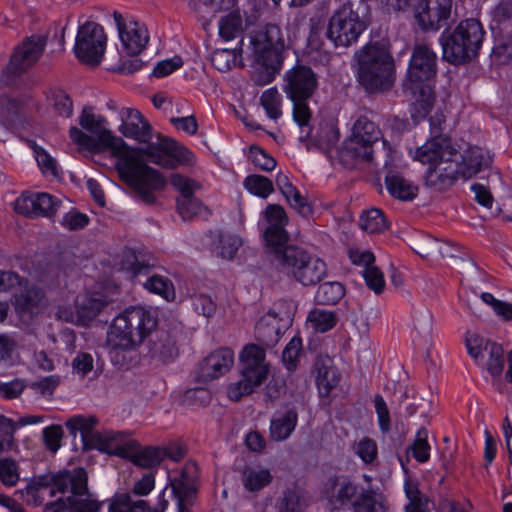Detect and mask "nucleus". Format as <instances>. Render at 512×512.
<instances>
[{"label":"nucleus","instance_id":"nucleus-25","mask_svg":"<svg viewBox=\"0 0 512 512\" xmlns=\"http://www.w3.org/2000/svg\"><path fill=\"white\" fill-rule=\"evenodd\" d=\"M121 125L119 131L127 138L139 143H148L152 138V127L148 120L134 108H122L119 112Z\"/></svg>","mask_w":512,"mask_h":512},{"label":"nucleus","instance_id":"nucleus-46","mask_svg":"<svg viewBox=\"0 0 512 512\" xmlns=\"http://www.w3.org/2000/svg\"><path fill=\"white\" fill-rule=\"evenodd\" d=\"M149 264L145 262L142 255H138L132 249H125L122 252L120 267L122 270L130 272L132 276H137L148 270Z\"/></svg>","mask_w":512,"mask_h":512},{"label":"nucleus","instance_id":"nucleus-37","mask_svg":"<svg viewBox=\"0 0 512 512\" xmlns=\"http://www.w3.org/2000/svg\"><path fill=\"white\" fill-rule=\"evenodd\" d=\"M353 512H387L388 506L383 495L372 489H361L352 503Z\"/></svg>","mask_w":512,"mask_h":512},{"label":"nucleus","instance_id":"nucleus-10","mask_svg":"<svg viewBox=\"0 0 512 512\" xmlns=\"http://www.w3.org/2000/svg\"><path fill=\"white\" fill-rule=\"evenodd\" d=\"M265 348L257 344L246 345L241 354V378L229 385L228 397L239 401L242 397L250 395L262 385L269 373V365L265 360Z\"/></svg>","mask_w":512,"mask_h":512},{"label":"nucleus","instance_id":"nucleus-60","mask_svg":"<svg viewBox=\"0 0 512 512\" xmlns=\"http://www.w3.org/2000/svg\"><path fill=\"white\" fill-rule=\"evenodd\" d=\"M303 503L298 493L288 490L284 492L278 506V512H301Z\"/></svg>","mask_w":512,"mask_h":512},{"label":"nucleus","instance_id":"nucleus-43","mask_svg":"<svg viewBox=\"0 0 512 512\" xmlns=\"http://www.w3.org/2000/svg\"><path fill=\"white\" fill-rule=\"evenodd\" d=\"M345 289L340 282L322 283L315 294V301L320 305H333L342 299Z\"/></svg>","mask_w":512,"mask_h":512},{"label":"nucleus","instance_id":"nucleus-23","mask_svg":"<svg viewBox=\"0 0 512 512\" xmlns=\"http://www.w3.org/2000/svg\"><path fill=\"white\" fill-rule=\"evenodd\" d=\"M46 41L41 36L31 37L24 41L14 52L6 67L7 73L18 75L29 69L41 56Z\"/></svg>","mask_w":512,"mask_h":512},{"label":"nucleus","instance_id":"nucleus-44","mask_svg":"<svg viewBox=\"0 0 512 512\" xmlns=\"http://www.w3.org/2000/svg\"><path fill=\"white\" fill-rule=\"evenodd\" d=\"M272 475L267 469H251L244 470L242 474V482L244 487L250 492H257L270 484Z\"/></svg>","mask_w":512,"mask_h":512},{"label":"nucleus","instance_id":"nucleus-47","mask_svg":"<svg viewBox=\"0 0 512 512\" xmlns=\"http://www.w3.org/2000/svg\"><path fill=\"white\" fill-rule=\"evenodd\" d=\"M244 187L253 195L266 199L273 191V183L262 175H249L244 179Z\"/></svg>","mask_w":512,"mask_h":512},{"label":"nucleus","instance_id":"nucleus-57","mask_svg":"<svg viewBox=\"0 0 512 512\" xmlns=\"http://www.w3.org/2000/svg\"><path fill=\"white\" fill-rule=\"evenodd\" d=\"M301 348L302 340L298 337H294L290 340V342L286 345L285 349L283 350L282 361L289 371H293L296 369Z\"/></svg>","mask_w":512,"mask_h":512},{"label":"nucleus","instance_id":"nucleus-59","mask_svg":"<svg viewBox=\"0 0 512 512\" xmlns=\"http://www.w3.org/2000/svg\"><path fill=\"white\" fill-rule=\"evenodd\" d=\"M363 277L367 286L371 290L376 294L382 293L385 286V280L383 273L376 266L372 265L370 268L364 269Z\"/></svg>","mask_w":512,"mask_h":512},{"label":"nucleus","instance_id":"nucleus-3","mask_svg":"<svg viewBox=\"0 0 512 512\" xmlns=\"http://www.w3.org/2000/svg\"><path fill=\"white\" fill-rule=\"evenodd\" d=\"M358 81L369 93H382L394 85L396 69L393 56L383 43H369L358 53Z\"/></svg>","mask_w":512,"mask_h":512},{"label":"nucleus","instance_id":"nucleus-1","mask_svg":"<svg viewBox=\"0 0 512 512\" xmlns=\"http://www.w3.org/2000/svg\"><path fill=\"white\" fill-rule=\"evenodd\" d=\"M78 127H71L69 136L80 150L100 153L110 149L117 157L116 168L121 179L132 189L135 196L146 204L156 201L155 192L166 186L163 176L141 161L121 137L114 136L107 128V120L96 115L91 107H84L79 116Z\"/></svg>","mask_w":512,"mask_h":512},{"label":"nucleus","instance_id":"nucleus-24","mask_svg":"<svg viewBox=\"0 0 512 512\" xmlns=\"http://www.w3.org/2000/svg\"><path fill=\"white\" fill-rule=\"evenodd\" d=\"M46 41L41 36L31 37L24 41L14 52L6 67L7 73L18 75L29 69L41 56Z\"/></svg>","mask_w":512,"mask_h":512},{"label":"nucleus","instance_id":"nucleus-53","mask_svg":"<svg viewBox=\"0 0 512 512\" xmlns=\"http://www.w3.org/2000/svg\"><path fill=\"white\" fill-rule=\"evenodd\" d=\"M260 102L270 118L278 119L281 116V96L276 88H270L264 91L261 95Z\"/></svg>","mask_w":512,"mask_h":512},{"label":"nucleus","instance_id":"nucleus-6","mask_svg":"<svg viewBox=\"0 0 512 512\" xmlns=\"http://www.w3.org/2000/svg\"><path fill=\"white\" fill-rule=\"evenodd\" d=\"M250 44L254 61L259 66L256 83L265 85L272 82L283 62L282 52L285 42L280 27L274 24L266 25L254 32Z\"/></svg>","mask_w":512,"mask_h":512},{"label":"nucleus","instance_id":"nucleus-30","mask_svg":"<svg viewBox=\"0 0 512 512\" xmlns=\"http://www.w3.org/2000/svg\"><path fill=\"white\" fill-rule=\"evenodd\" d=\"M198 468L193 462L186 463L179 475L170 479V486L176 499L193 500L196 495Z\"/></svg>","mask_w":512,"mask_h":512},{"label":"nucleus","instance_id":"nucleus-18","mask_svg":"<svg viewBox=\"0 0 512 512\" xmlns=\"http://www.w3.org/2000/svg\"><path fill=\"white\" fill-rule=\"evenodd\" d=\"M363 487L345 477L330 478L323 489V498L330 510H343L352 507Z\"/></svg>","mask_w":512,"mask_h":512},{"label":"nucleus","instance_id":"nucleus-42","mask_svg":"<svg viewBox=\"0 0 512 512\" xmlns=\"http://www.w3.org/2000/svg\"><path fill=\"white\" fill-rule=\"evenodd\" d=\"M243 20L239 11H232L219 22V33L224 40H231L242 35Z\"/></svg>","mask_w":512,"mask_h":512},{"label":"nucleus","instance_id":"nucleus-9","mask_svg":"<svg viewBox=\"0 0 512 512\" xmlns=\"http://www.w3.org/2000/svg\"><path fill=\"white\" fill-rule=\"evenodd\" d=\"M437 74V55L426 44H416L413 48L403 87L427 108L432 103L430 82Z\"/></svg>","mask_w":512,"mask_h":512},{"label":"nucleus","instance_id":"nucleus-28","mask_svg":"<svg viewBox=\"0 0 512 512\" xmlns=\"http://www.w3.org/2000/svg\"><path fill=\"white\" fill-rule=\"evenodd\" d=\"M133 440L129 439L124 433L114 431L96 432L92 439L91 449H98L109 455H117L125 458L128 453V447Z\"/></svg>","mask_w":512,"mask_h":512},{"label":"nucleus","instance_id":"nucleus-19","mask_svg":"<svg viewBox=\"0 0 512 512\" xmlns=\"http://www.w3.org/2000/svg\"><path fill=\"white\" fill-rule=\"evenodd\" d=\"M60 206V201L48 193H25L16 199L14 209L27 217H51Z\"/></svg>","mask_w":512,"mask_h":512},{"label":"nucleus","instance_id":"nucleus-55","mask_svg":"<svg viewBox=\"0 0 512 512\" xmlns=\"http://www.w3.org/2000/svg\"><path fill=\"white\" fill-rule=\"evenodd\" d=\"M248 158L257 168L263 171H272L277 164L271 155L256 145L250 146Z\"/></svg>","mask_w":512,"mask_h":512},{"label":"nucleus","instance_id":"nucleus-13","mask_svg":"<svg viewBox=\"0 0 512 512\" xmlns=\"http://www.w3.org/2000/svg\"><path fill=\"white\" fill-rule=\"evenodd\" d=\"M366 29L350 2L340 5L329 19L326 36L336 47H348L355 43Z\"/></svg>","mask_w":512,"mask_h":512},{"label":"nucleus","instance_id":"nucleus-41","mask_svg":"<svg viewBox=\"0 0 512 512\" xmlns=\"http://www.w3.org/2000/svg\"><path fill=\"white\" fill-rule=\"evenodd\" d=\"M359 226L368 233H380L388 228V223L380 209L371 208L361 214Z\"/></svg>","mask_w":512,"mask_h":512},{"label":"nucleus","instance_id":"nucleus-7","mask_svg":"<svg viewBox=\"0 0 512 512\" xmlns=\"http://www.w3.org/2000/svg\"><path fill=\"white\" fill-rule=\"evenodd\" d=\"M481 23L473 18L461 21L453 30L440 36L443 59L451 64H462L474 59L484 39Z\"/></svg>","mask_w":512,"mask_h":512},{"label":"nucleus","instance_id":"nucleus-17","mask_svg":"<svg viewBox=\"0 0 512 512\" xmlns=\"http://www.w3.org/2000/svg\"><path fill=\"white\" fill-rule=\"evenodd\" d=\"M452 13V0H419L415 18L422 30L437 31L448 23Z\"/></svg>","mask_w":512,"mask_h":512},{"label":"nucleus","instance_id":"nucleus-52","mask_svg":"<svg viewBox=\"0 0 512 512\" xmlns=\"http://www.w3.org/2000/svg\"><path fill=\"white\" fill-rule=\"evenodd\" d=\"M486 353L488 354L487 370L492 376H499L504 368L503 349L497 343H487Z\"/></svg>","mask_w":512,"mask_h":512},{"label":"nucleus","instance_id":"nucleus-51","mask_svg":"<svg viewBox=\"0 0 512 512\" xmlns=\"http://www.w3.org/2000/svg\"><path fill=\"white\" fill-rule=\"evenodd\" d=\"M20 479L19 466L17 462L5 457L0 459V481L7 487H14Z\"/></svg>","mask_w":512,"mask_h":512},{"label":"nucleus","instance_id":"nucleus-33","mask_svg":"<svg viewBox=\"0 0 512 512\" xmlns=\"http://www.w3.org/2000/svg\"><path fill=\"white\" fill-rule=\"evenodd\" d=\"M459 174L465 178L476 175L483 168L490 165L491 158L487 151L480 147H471L461 154Z\"/></svg>","mask_w":512,"mask_h":512},{"label":"nucleus","instance_id":"nucleus-36","mask_svg":"<svg viewBox=\"0 0 512 512\" xmlns=\"http://www.w3.org/2000/svg\"><path fill=\"white\" fill-rule=\"evenodd\" d=\"M97 424L98 419L94 416L84 417L78 415L67 420L66 427L70 435L74 438L76 437L77 432H80L83 449L89 450L92 446V439L96 434L93 432V429Z\"/></svg>","mask_w":512,"mask_h":512},{"label":"nucleus","instance_id":"nucleus-63","mask_svg":"<svg viewBox=\"0 0 512 512\" xmlns=\"http://www.w3.org/2000/svg\"><path fill=\"white\" fill-rule=\"evenodd\" d=\"M194 310L203 316L210 317L216 310V305L212 299L204 294L194 295L192 297Z\"/></svg>","mask_w":512,"mask_h":512},{"label":"nucleus","instance_id":"nucleus-54","mask_svg":"<svg viewBox=\"0 0 512 512\" xmlns=\"http://www.w3.org/2000/svg\"><path fill=\"white\" fill-rule=\"evenodd\" d=\"M27 144L33 150L35 159L42 172L45 174L56 176V161L42 147L38 146L34 141L28 140Z\"/></svg>","mask_w":512,"mask_h":512},{"label":"nucleus","instance_id":"nucleus-45","mask_svg":"<svg viewBox=\"0 0 512 512\" xmlns=\"http://www.w3.org/2000/svg\"><path fill=\"white\" fill-rule=\"evenodd\" d=\"M308 321L317 332H327L337 323V315L328 310L314 309L308 315Z\"/></svg>","mask_w":512,"mask_h":512},{"label":"nucleus","instance_id":"nucleus-16","mask_svg":"<svg viewBox=\"0 0 512 512\" xmlns=\"http://www.w3.org/2000/svg\"><path fill=\"white\" fill-rule=\"evenodd\" d=\"M264 215L266 220L269 222V226L266 228L264 233V239L266 243V256L267 258L272 257V251H282L289 245L288 234L284 229V226L288 222V218L284 208L278 204H269Z\"/></svg>","mask_w":512,"mask_h":512},{"label":"nucleus","instance_id":"nucleus-14","mask_svg":"<svg viewBox=\"0 0 512 512\" xmlns=\"http://www.w3.org/2000/svg\"><path fill=\"white\" fill-rule=\"evenodd\" d=\"M106 35L103 28L95 22H86L79 27L74 52L78 60L97 66L101 62L105 48Z\"/></svg>","mask_w":512,"mask_h":512},{"label":"nucleus","instance_id":"nucleus-5","mask_svg":"<svg viewBox=\"0 0 512 512\" xmlns=\"http://www.w3.org/2000/svg\"><path fill=\"white\" fill-rule=\"evenodd\" d=\"M87 472L83 468H76L69 471L60 472L56 475L47 474L33 478L26 487L27 502L35 506L40 505L47 492L49 497H54L57 492L62 497L54 502H71L78 496L87 492L88 487Z\"/></svg>","mask_w":512,"mask_h":512},{"label":"nucleus","instance_id":"nucleus-20","mask_svg":"<svg viewBox=\"0 0 512 512\" xmlns=\"http://www.w3.org/2000/svg\"><path fill=\"white\" fill-rule=\"evenodd\" d=\"M170 183L181 194L177 200V208L181 217L184 220H190L200 214L203 208L202 204L193 195L195 190L200 189V184L181 174H172Z\"/></svg>","mask_w":512,"mask_h":512},{"label":"nucleus","instance_id":"nucleus-64","mask_svg":"<svg viewBox=\"0 0 512 512\" xmlns=\"http://www.w3.org/2000/svg\"><path fill=\"white\" fill-rule=\"evenodd\" d=\"M183 65L181 57L175 56L171 59H166L157 63L153 69V75L155 77H164L175 70L179 69Z\"/></svg>","mask_w":512,"mask_h":512},{"label":"nucleus","instance_id":"nucleus-27","mask_svg":"<svg viewBox=\"0 0 512 512\" xmlns=\"http://www.w3.org/2000/svg\"><path fill=\"white\" fill-rule=\"evenodd\" d=\"M177 331H159L145 344L151 358L161 362L172 361L178 355Z\"/></svg>","mask_w":512,"mask_h":512},{"label":"nucleus","instance_id":"nucleus-50","mask_svg":"<svg viewBox=\"0 0 512 512\" xmlns=\"http://www.w3.org/2000/svg\"><path fill=\"white\" fill-rule=\"evenodd\" d=\"M428 431L422 427L418 430L416 438L411 446L407 448L412 452L413 457L420 463L428 461L430 457V445L427 441Z\"/></svg>","mask_w":512,"mask_h":512},{"label":"nucleus","instance_id":"nucleus-32","mask_svg":"<svg viewBox=\"0 0 512 512\" xmlns=\"http://www.w3.org/2000/svg\"><path fill=\"white\" fill-rule=\"evenodd\" d=\"M102 503L94 499L92 495L84 492L83 495L78 496L71 502H48L44 506V512H99Z\"/></svg>","mask_w":512,"mask_h":512},{"label":"nucleus","instance_id":"nucleus-58","mask_svg":"<svg viewBox=\"0 0 512 512\" xmlns=\"http://www.w3.org/2000/svg\"><path fill=\"white\" fill-rule=\"evenodd\" d=\"M42 435L46 448L50 452L56 453L61 447V440L64 435L62 427L60 425L48 426L43 429Z\"/></svg>","mask_w":512,"mask_h":512},{"label":"nucleus","instance_id":"nucleus-48","mask_svg":"<svg viewBox=\"0 0 512 512\" xmlns=\"http://www.w3.org/2000/svg\"><path fill=\"white\" fill-rule=\"evenodd\" d=\"M45 302V294L42 289L31 286L21 293L17 299L16 304L21 310L31 311L43 305Z\"/></svg>","mask_w":512,"mask_h":512},{"label":"nucleus","instance_id":"nucleus-12","mask_svg":"<svg viewBox=\"0 0 512 512\" xmlns=\"http://www.w3.org/2000/svg\"><path fill=\"white\" fill-rule=\"evenodd\" d=\"M284 90L293 102V118L301 127H308L311 111L306 101L313 96L318 87V78L313 70L304 65H297L287 71Z\"/></svg>","mask_w":512,"mask_h":512},{"label":"nucleus","instance_id":"nucleus-31","mask_svg":"<svg viewBox=\"0 0 512 512\" xmlns=\"http://www.w3.org/2000/svg\"><path fill=\"white\" fill-rule=\"evenodd\" d=\"M134 465L141 468L150 469L158 466L165 458V453L159 447H142L137 441L133 440L128 447V453L125 457Z\"/></svg>","mask_w":512,"mask_h":512},{"label":"nucleus","instance_id":"nucleus-8","mask_svg":"<svg viewBox=\"0 0 512 512\" xmlns=\"http://www.w3.org/2000/svg\"><path fill=\"white\" fill-rule=\"evenodd\" d=\"M268 260L275 269L293 277L304 286L320 282L327 272L324 261L312 257L295 245H290L280 252L273 250L272 257Z\"/></svg>","mask_w":512,"mask_h":512},{"label":"nucleus","instance_id":"nucleus-26","mask_svg":"<svg viewBox=\"0 0 512 512\" xmlns=\"http://www.w3.org/2000/svg\"><path fill=\"white\" fill-rule=\"evenodd\" d=\"M312 374L321 397L329 396L332 390L338 386L341 378L333 359L322 354L315 358Z\"/></svg>","mask_w":512,"mask_h":512},{"label":"nucleus","instance_id":"nucleus-29","mask_svg":"<svg viewBox=\"0 0 512 512\" xmlns=\"http://www.w3.org/2000/svg\"><path fill=\"white\" fill-rule=\"evenodd\" d=\"M283 321L284 318L274 310H270L259 319L255 327V335L262 347H273L279 341Z\"/></svg>","mask_w":512,"mask_h":512},{"label":"nucleus","instance_id":"nucleus-22","mask_svg":"<svg viewBox=\"0 0 512 512\" xmlns=\"http://www.w3.org/2000/svg\"><path fill=\"white\" fill-rule=\"evenodd\" d=\"M234 365V353L229 348H220L211 352L198 365L196 377L199 382L207 383L226 374Z\"/></svg>","mask_w":512,"mask_h":512},{"label":"nucleus","instance_id":"nucleus-56","mask_svg":"<svg viewBox=\"0 0 512 512\" xmlns=\"http://www.w3.org/2000/svg\"><path fill=\"white\" fill-rule=\"evenodd\" d=\"M241 47L235 49H221L216 50L211 57L212 64L219 71H227L230 70L232 63L235 62L237 52L241 54Z\"/></svg>","mask_w":512,"mask_h":512},{"label":"nucleus","instance_id":"nucleus-61","mask_svg":"<svg viewBox=\"0 0 512 512\" xmlns=\"http://www.w3.org/2000/svg\"><path fill=\"white\" fill-rule=\"evenodd\" d=\"M355 450L365 463H372L377 457V444L370 438L361 439L356 444Z\"/></svg>","mask_w":512,"mask_h":512},{"label":"nucleus","instance_id":"nucleus-49","mask_svg":"<svg viewBox=\"0 0 512 512\" xmlns=\"http://www.w3.org/2000/svg\"><path fill=\"white\" fill-rule=\"evenodd\" d=\"M143 285L148 291L158 294L168 301L175 298L174 286L167 278L153 275Z\"/></svg>","mask_w":512,"mask_h":512},{"label":"nucleus","instance_id":"nucleus-2","mask_svg":"<svg viewBox=\"0 0 512 512\" xmlns=\"http://www.w3.org/2000/svg\"><path fill=\"white\" fill-rule=\"evenodd\" d=\"M157 327L154 313L143 307H130L114 318L107 334V345L115 359L120 351H132L150 337Z\"/></svg>","mask_w":512,"mask_h":512},{"label":"nucleus","instance_id":"nucleus-4","mask_svg":"<svg viewBox=\"0 0 512 512\" xmlns=\"http://www.w3.org/2000/svg\"><path fill=\"white\" fill-rule=\"evenodd\" d=\"M460 157L461 153L449 138L428 140L424 145L418 147L414 153V159L423 164H431L438 158L440 163L444 164L443 174L430 165L425 174L426 185L436 191H443L450 187L460 175Z\"/></svg>","mask_w":512,"mask_h":512},{"label":"nucleus","instance_id":"nucleus-11","mask_svg":"<svg viewBox=\"0 0 512 512\" xmlns=\"http://www.w3.org/2000/svg\"><path fill=\"white\" fill-rule=\"evenodd\" d=\"M380 139H382L380 128L367 116H359L339 153L340 161L349 168H353L358 163L372 161L373 145Z\"/></svg>","mask_w":512,"mask_h":512},{"label":"nucleus","instance_id":"nucleus-39","mask_svg":"<svg viewBox=\"0 0 512 512\" xmlns=\"http://www.w3.org/2000/svg\"><path fill=\"white\" fill-rule=\"evenodd\" d=\"M297 424V413L289 410L285 414L272 419L270 425V435L275 441H283L287 439Z\"/></svg>","mask_w":512,"mask_h":512},{"label":"nucleus","instance_id":"nucleus-35","mask_svg":"<svg viewBox=\"0 0 512 512\" xmlns=\"http://www.w3.org/2000/svg\"><path fill=\"white\" fill-rule=\"evenodd\" d=\"M388 192L401 201H411L418 193V188L402 175L390 171L385 177Z\"/></svg>","mask_w":512,"mask_h":512},{"label":"nucleus","instance_id":"nucleus-15","mask_svg":"<svg viewBox=\"0 0 512 512\" xmlns=\"http://www.w3.org/2000/svg\"><path fill=\"white\" fill-rule=\"evenodd\" d=\"M157 139V142H148L145 148L132 150L137 152L141 161L144 162L142 155H145L154 164L167 168H173L175 161L188 159L186 155L189 154V151L180 146L175 140L160 135L157 136Z\"/></svg>","mask_w":512,"mask_h":512},{"label":"nucleus","instance_id":"nucleus-40","mask_svg":"<svg viewBox=\"0 0 512 512\" xmlns=\"http://www.w3.org/2000/svg\"><path fill=\"white\" fill-rule=\"evenodd\" d=\"M109 512H160L158 510H150L148 504L144 500H133L128 493L116 495L110 505Z\"/></svg>","mask_w":512,"mask_h":512},{"label":"nucleus","instance_id":"nucleus-21","mask_svg":"<svg viewBox=\"0 0 512 512\" xmlns=\"http://www.w3.org/2000/svg\"><path fill=\"white\" fill-rule=\"evenodd\" d=\"M114 19L125 51L132 56L138 55L149 41L146 26L135 20L125 22L118 12H114Z\"/></svg>","mask_w":512,"mask_h":512},{"label":"nucleus","instance_id":"nucleus-62","mask_svg":"<svg viewBox=\"0 0 512 512\" xmlns=\"http://www.w3.org/2000/svg\"><path fill=\"white\" fill-rule=\"evenodd\" d=\"M374 406L378 417L380 429L382 432L387 433L391 427V420L387 404L381 395L375 396Z\"/></svg>","mask_w":512,"mask_h":512},{"label":"nucleus","instance_id":"nucleus-34","mask_svg":"<svg viewBox=\"0 0 512 512\" xmlns=\"http://www.w3.org/2000/svg\"><path fill=\"white\" fill-rule=\"evenodd\" d=\"M107 302L98 294L76 300V322L86 326L102 311Z\"/></svg>","mask_w":512,"mask_h":512},{"label":"nucleus","instance_id":"nucleus-38","mask_svg":"<svg viewBox=\"0 0 512 512\" xmlns=\"http://www.w3.org/2000/svg\"><path fill=\"white\" fill-rule=\"evenodd\" d=\"M241 245L242 239L236 234L220 231L214 236L213 250L223 259H233Z\"/></svg>","mask_w":512,"mask_h":512}]
</instances>
